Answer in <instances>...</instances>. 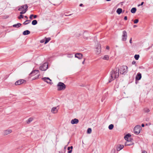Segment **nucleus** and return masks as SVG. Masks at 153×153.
Returning a JSON list of instances; mask_svg holds the SVG:
<instances>
[{
  "instance_id": "nucleus-1",
  "label": "nucleus",
  "mask_w": 153,
  "mask_h": 153,
  "mask_svg": "<svg viewBox=\"0 0 153 153\" xmlns=\"http://www.w3.org/2000/svg\"><path fill=\"white\" fill-rule=\"evenodd\" d=\"M119 68H116L113 70L112 71L110 74L111 78L109 80V82H110L113 80L116 79L119 76Z\"/></svg>"
},
{
  "instance_id": "nucleus-2",
  "label": "nucleus",
  "mask_w": 153,
  "mask_h": 153,
  "mask_svg": "<svg viewBox=\"0 0 153 153\" xmlns=\"http://www.w3.org/2000/svg\"><path fill=\"white\" fill-rule=\"evenodd\" d=\"M121 74H125L128 72V67L126 66H122L119 69V72Z\"/></svg>"
},
{
  "instance_id": "nucleus-3",
  "label": "nucleus",
  "mask_w": 153,
  "mask_h": 153,
  "mask_svg": "<svg viewBox=\"0 0 153 153\" xmlns=\"http://www.w3.org/2000/svg\"><path fill=\"white\" fill-rule=\"evenodd\" d=\"M58 87L57 90L58 91H61L64 90L66 88L65 85L63 82H59L57 84Z\"/></svg>"
},
{
  "instance_id": "nucleus-4",
  "label": "nucleus",
  "mask_w": 153,
  "mask_h": 153,
  "mask_svg": "<svg viewBox=\"0 0 153 153\" xmlns=\"http://www.w3.org/2000/svg\"><path fill=\"white\" fill-rule=\"evenodd\" d=\"M141 127L140 126L137 125L136 126L134 129V134H138L140 133Z\"/></svg>"
},
{
  "instance_id": "nucleus-5",
  "label": "nucleus",
  "mask_w": 153,
  "mask_h": 153,
  "mask_svg": "<svg viewBox=\"0 0 153 153\" xmlns=\"http://www.w3.org/2000/svg\"><path fill=\"white\" fill-rule=\"evenodd\" d=\"M48 68V64L45 62L40 66L39 69L42 71H46Z\"/></svg>"
},
{
  "instance_id": "nucleus-6",
  "label": "nucleus",
  "mask_w": 153,
  "mask_h": 153,
  "mask_svg": "<svg viewBox=\"0 0 153 153\" xmlns=\"http://www.w3.org/2000/svg\"><path fill=\"white\" fill-rule=\"evenodd\" d=\"M127 32L125 30H123V35H122V41H126L127 39Z\"/></svg>"
},
{
  "instance_id": "nucleus-7",
  "label": "nucleus",
  "mask_w": 153,
  "mask_h": 153,
  "mask_svg": "<svg viewBox=\"0 0 153 153\" xmlns=\"http://www.w3.org/2000/svg\"><path fill=\"white\" fill-rule=\"evenodd\" d=\"M19 8L18 9L19 11H21L25 9H26L27 10V8L28 7V6L27 4L24 5H22L20 6L19 7Z\"/></svg>"
},
{
  "instance_id": "nucleus-8",
  "label": "nucleus",
  "mask_w": 153,
  "mask_h": 153,
  "mask_svg": "<svg viewBox=\"0 0 153 153\" xmlns=\"http://www.w3.org/2000/svg\"><path fill=\"white\" fill-rule=\"evenodd\" d=\"M39 72V71L38 70H35L32 71L29 75V77H30L32 76H34Z\"/></svg>"
},
{
  "instance_id": "nucleus-9",
  "label": "nucleus",
  "mask_w": 153,
  "mask_h": 153,
  "mask_svg": "<svg viewBox=\"0 0 153 153\" xmlns=\"http://www.w3.org/2000/svg\"><path fill=\"white\" fill-rule=\"evenodd\" d=\"M42 79L48 83L50 84H52L53 83L52 82H51L49 81H51V80L48 77H44L42 78Z\"/></svg>"
},
{
  "instance_id": "nucleus-10",
  "label": "nucleus",
  "mask_w": 153,
  "mask_h": 153,
  "mask_svg": "<svg viewBox=\"0 0 153 153\" xmlns=\"http://www.w3.org/2000/svg\"><path fill=\"white\" fill-rule=\"evenodd\" d=\"M58 108L57 107H53L51 109V112L53 114L56 113L58 111Z\"/></svg>"
},
{
  "instance_id": "nucleus-11",
  "label": "nucleus",
  "mask_w": 153,
  "mask_h": 153,
  "mask_svg": "<svg viewBox=\"0 0 153 153\" xmlns=\"http://www.w3.org/2000/svg\"><path fill=\"white\" fill-rule=\"evenodd\" d=\"M134 144V143L131 141L129 139V140H127V141L125 143V145L126 146H129Z\"/></svg>"
},
{
  "instance_id": "nucleus-12",
  "label": "nucleus",
  "mask_w": 153,
  "mask_h": 153,
  "mask_svg": "<svg viewBox=\"0 0 153 153\" xmlns=\"http://www.w3.org/2000/svg\"><path fill=\"white\" fill-rule=\"evenodd\" d=\"M82 54L80 53H77L75 55V56L76 58H77L79 59H82Z\"/></svg>"
},
{
  "instance_id": "nucleus-13",
  "label": "nucleus",
  "mask_w": 153,
  "mask_h": 153,
  "mask_svg": "<svg viewBox=\"0 0 153 153\" xmlns=\"http://www.w3.org/2000/svg\"><path fill=\"white\" fill-rule=\"evenodd\" d=\"M25 80L23 79H20L19 80L16 81L15 82V84L16 85H20L24 82Z\"/></svg>"
},
{
  "instance_id": "nucleus-14",
  "label": "nucleus",
  "mask_w": 153,
  "mask_h": 153,
  "mask_svg": "<svg viewBox=\"0 0 153 153\" xmlns=\"http://www.w3.org/2000/svg\"><path fill=\"white\" fill-rule=\"evenodd\" d=\"M12 132V131L11 129H8L4 130V131L3 134L4 135H7L9 134H10Z\"/></svg>"
},
{
  "instance_id": "nucleus-15",
  "label": "nucleus",
  "mask_w": 153,
  "mask_h": 153,
  "mask_svg": "<svg viewBox=\"0 0 153 153\" xmlns=\"http://www.w3.org/2000/svg\"><path fill=\"white\" fill-rule=\"evenodd\" d=\"M79 120L75 118L71 121V123L72 124H76L78 123Z\"/></svg>"
},
{
  "instance_id": "nucleus-16",
  "label": "nucleus",
  "mask_w": 153,
  "mask_h": 153,
  "mask_svg": "<svg viewBox=\"0 0 153 153\" xmlns=\"http://www.w3.org/2000/svg\"><path fill=\"white\" fill-rule=\"evenodd\" d=\"M141 77L142 76L141 74L140 73H137L135 78L136 80H140L141 79Z\"/></svg>"
},
{
  "instance_id": "nucleus-17",
  "label": "nucleus",
  "mask_w": 153,
  "mask_h": 153,
  "mask_svg": "<svg viewBox=\"0 0 153 153\" xmlns=\"http://www.w3.org/2000/svg\"><path fill=\"white\" fill-rule=\"evenodd\" d=\"M124 146L123 145H118L117 147V150L118 151H120L122 149H123Z\"/></svg>"
},
{
  "instance_id": "nucleus-18",
  "label": "nucleus",
  "mask_w": 153,
  "mask_h": 153,
  "mask_svg": "<svg viewBox=\"0 0 153 153\" xmlns=\"http://www.w3.org/2000/svg\"><path fill=\"white\" fill-rule=\"evenodd\" d=\"M97 53V54H99L101 51V46L100 45H99L98 47L96 48Z\"/></svg>"
},
{
  "instance_id": "nucleus-19",
  "label": "nucleus",
  "mask_w": 153,
  "mask_h": 153,
  "mask_svg": "<svg viewBox=\"0 0 153 153\" xmlns=\"http://www.w3.org/2000/svg\"><path fill=\"white\" fill-rule=\"evenodd\" d=\"M131 135L129 134H127L125 137H124V138L126 140H129V139L130 140V137H131Z\"/></svg>"
},
{
  "instance_id": "nucleus-20",
  "label": "nucleus",
  "mask_w": 153,
  "mask_h": 153,
  "mask_svg": "<svg viewBox=\"0 0 153 153\" xmlns=\"http://www.w3.org/2000/svg\"><path fill=\"white\" fill-rule=\"evenodd\" d=\"M30 32L28 30H26L23 32V34L24 35H26L29 34Z\"/></svg>"
},
{
  "instance_id": "nucleus-21",
  "label": "nucleus",
  "mask_w": 153,
  "mask_h": 153,
  "mask_svg": "<svg viewBox=\"0 0 153 153\" xmlns=\"http://www.w3.org/2000/svg\"><path fill=\"white\" fill-rule=\"evenodd\" d=\"M21 25V24L20 23H18L17 24L13 25V26L14 27L18 28Z\"/></svg>"
},
{
  "instance_id": "nucleus-22",
  "label": "nucleus",
  "mask_w": 153,
  "mask_h": 153,
  "mask_svg": "<svg viewBox=\"0 0 153 153\" xmlns=\"http://www.w3.org/2000/svg\"><path fill=\"white\" fill-rule=\"evenodd\" d=\"M65 55H66L69 58H72L73 57V54L72 53H66Z\"/></svg>"
},
{
  "instance_id": "nucleus-23",
  "label": "nucleus",
  "mask_w": 153,
  "mask_h": 153,
  "mask_svg": "<svg viewBox=\"0 0 153 153\" xmlns=\"http://www.w3.org/2000/svg\"><path fill=\"white\" fill-rule=\"evenodd\" d=\"M122 9L120 8H119L117 9V13L119 14H120L121 12H122Z\"/></svg>"
},
{
  "instance_id": "nucleus-24",
  "label": "nucleus",
  "mask_w": 153,
  "mask_h": 153,
  "mask_svg": "<svg viewBox=\"0 0 153 153\" xmlns=\"http://www.w3.org/2000/svg\"><path fill=\"white\" fill-rule=\"evenodd\" d=\"M136 10L137 9L136 8L133 7L131 9V13H134L136 12Z\"/></svg>"
},
{
  "instance_id": "nucleus-25",
  "label": "nucleus",
  "mask_w": 153,
  "mask_h": 153,
  "mask_svg": "<svg viewBox=\"0 0 153 153\" xmlns=\"http://www.w3.org/2000/svg\"><path fill=\"white\" fill-rule=\"evenodd\" d=\"M109 58V57L108 55H105L102 58V59L106 60H108Z\"/></svg>"
},
{
  "instance_id": "nucleus-26",
  "label": "nucleus",
  "mask_w": 153,
  "mask_h": 153,
  "mask_svg": "<svg viewBox=\"0 0 153 153\" xmlns=\"http://www.w3.org/2000/svg\"><path fill=\"white\" fill-rule=\"evenodd\" d=\"M30 22L31 21L30 20H27L23 23V24L24 25H27L29 23H30Z\"/></svg>"
},
{
  "instance_id": "nucleus-27",
  "label": "nucleus",
  "mask_w": 153,
  "mask_h": 153,
  "mask_svg": "<svg viewBox=\"0 0 153 153\" xmlns=\"http://www.w3.org/2000/svg\"><path fill=\"white\" fill-rule=\"evenodd\" d=\"M33 120V119L32 118L30 117L28 119V120L27 121V124L30 123Z\"/></svg>"
},
{
  "instance_id": "nucleus-28",
  "label": "nucleus",
  "mask_w": 153,
  "mask_h": 153,
  "mask_svg": "<svg viewBox=\"0 0 153 153\" xmlns=\"http://www.w3.org/2000/svg\"><path fill=\"white\" fill-rule=\"evenodd\" d=\"M46 39L45 42V44H46L49 41L51 40V39L50 38H45Z\"/></svg>"
},
{
  "instance_id": "nucleus-29",
  "label": "nucleus",
  "mask_w": 153,
  "mask_h": 153,
  "mask_svg": "<svg viewBox=\"0 0 153 153\" xmlns=\"http://www.w3.org/2000/svg\"><path fill=\"white\" fill-rule=\"evenodd\" d=\"M37 23V21L36 20H33L32 22V24L33 25H35Z\"/></svg>"
},
{
  "instance_id": "nucleus-30",
  "label": "nucleus",
  "mask_w": 153,
  "mask_h": 153,
  "mask_svg": "<svg viewBox=\"0 0 153 153\" xmlns=\"http://www.w3.org/2000/svg\"><path fill=\"white\" fill-rule=\"evenodd\" d=\"M22 11L20 13L21 14V15H22V14L25 13L27 11V8L23 10H21Z\"/></svg>"
},
{
  "instance_id": "nucleus-31",
  "label": "nucleus",
  "mask_w": 153,
  "mask_h": 153,
  "mask_svg": "<svg viewBox=\"0 0 153 153\" xmlns=\"http://www.w3.org/2000/svg\"><path fill=\"white\" fill-rule=\"evenodd\" d=\"M114 125L111 124L109 126L108 128L109 130H112L114 128Z\"/></svg>"
},
{
  "instance_id": "nucleus-32",
  "label": "nucleus",
  "mask_w": 153,
  "mask_h": 153,
  "mask_svg": "<svg viewBox=\"0 0 153 153\" xmlns=\"http://www.w3.org/2000/svg\"><path fill=\"white\" fill-rule=\"evenodd\" d=\"M140 57V56L139 55L136 54L134 56V57L135 59L137 60L139 59V58Z\"/></svg>"
},
{
  "instance_id": "nucleus-33",
  "label": "nucleus",
  "mask_w": 153,
  "mask_h": 153,
  "mask_svg": "<svg viewBox=\"0 0 153 153\" xmlns=\"http://www.w3.org/2000/svg\"><path fill=\"white\" fill-rule=\"evenodd\" d=\"M144 111L146 113H148L150 111V110L147 108H146L144 109Z\"/></svg>"
},
{
  "instance_id": "nucleus-34",
  "label": "nucleus",
  "mask_w": 153,
  "mask_h": 153,
  "mask_svg": "<svg viewBox=\"0 0 153 153\" xmlns=\"http://www.w3.org/2000/svg\"><path fill=\"white\" fill-rule=\"evenodd\" d=\"M91 129L90 128H88L87 131V133L88 134H90L91 132Z\"/></svg>"
},
{
  "instance_id": "nucleus-35",
  "label": "nucleus",
  "mask_w": 153,
  "mask_h": 153,
  "mask_svg": "<svg viewBox=\"0 0 153 153\" xmlns=\"http://www.w3.org/2000/svg\"><path fill=\"white\" fill-rule=\"evenodd\" d=\"M70 149H71V150L70 151H68V153H71L72 152V149L73 148V146H71V147H70Z\"/></svg>"
},
{
  "instance_id": "nucleus-36",
  "label": "nucleus",
  "mask_w": 153,
  "mask_h": 153,
  "mask_svg": "<svg viewBox=\"0 0 153 153\" xmlns=\"http://www.w3.org/2000/svg\"><path fill=\"white\" fill-rule=\"evenodd\" d=\"M23 16L22 15H20V16H18V18L19 19H20L22 18H23Z\"/></svg>"
},
{
  "instance_id": "nucleus-37",
  "label": "nucleus",
  "mask_w": 153,
  "mask_h": 153,
  "mask_svg": "<svg viewBox=\"0 0 153 153\" xmlns=\"http://www.w3.org/2000/svg\"><path fill=\"white\" fill-rule=\"evenodd\" d=\"M139 20L138 19H136L134 21V24H136L138 22Z\"/></svg>"
},
{
  "instance_id": "nucleus-38",
  "label": "nucleus",
  "mask_w": 153,
  "mask_h": 153,
  "mask_svg": "<svg viewBox=\"0 0 153 153\" xmlns=\"http://www.w3.org/2000/svg\"><path fill=\"white\" fill-rule=\"evenodd\" d=\"M33 16V14H31L30 15V19H32V17Z\"/></svg>"
},
{
  "instance_id": "nucleus-39",
  "label": "nucleus",
  "mask_w": 153,
  "mask_h": 153,
  "mask_svg": "<svg viewBox=\"0 0 153 153\" xmlns=\"http://www.w3.org/2000/svg\"><path fill=\"white\" fill-rule=\"evenodd\" d=\"M39 74L38 75V76L37 77H36L34 78L33 79H36L39 78Z\"/></svg>"
},
{
  "instance_id": "nucleus-40",
  "label": "nucleus",
  "mask_w": 153,
  "mask_h": 153,
  "mask_svg": "<svg viewBox=\"0 0 153 153\" xmlns=\"http://www.w3.org/2000/svg\"><path fill=\"white\" fill-rule=\"evenodd\" d=\"M135 63H136V62L134 61H133L132 63V65H134L135 64Z\"/></svg>"
},
{
  "instance_id": "nucleus-41",
  "label": "nucleus",
  "mask_w": 153,
  "mask_h": 153,
  "mask_svg": "<svg viewBox=\"0 0 153 153\" xmlns=\"http://www.w3.org/2000/svg\"><path fill=\"white\" fill-rule=\"evenodd\" d=\"M33 18L34 19H36L37 18V16L36 15H33Z\"/></svg>"
},
{
  "instance_id": "nucleus-42",
  "label": "nucleus",
  "mask_w": 153,
  "mask_h": 153,
  "mask_svg": "<svg viewBox=\"0 0 153 153\" xmlns=\"http://www.w3.org/2000/svg\"><path fill=\"white\" fill-rule=\"evenodd\" d=\"M124 20H126L127 19V16H125L124 17Z\"/></svg>"
},
{
  "instance_id": "nucleus-43",
  "label": "nucleus",
  "mask_w": 153,
  "mask_h": 153,
  "mask_svg": "<svg viewBox=\"0 0 153 153\" xmlns=\"http://www.w3.org/2000/svg\"><path fill=\"white\" fill-rule=\"evenodd\" d=\"M129 42L130 43H132V38H131L129 40Z\"/></svg>"
},
{
  "instance_id": "nucleus-44",
  "label": "nucleus",
  "mask_w": 153,
  "mask_h": 153,
  "mask_svg": "<svg viewBox=\"0 0 153 153\" xmlns=\"http://www.w3.org/2000/svg\"><path fill=\"white\" fill-rule=\"evenodd\" d=\"M142 153H147L146 151L144 150V151H143Z\"/></svg>"
},
{
  "instance_id": "nucleus-45",
  "label": "nucleus",
  "mask_w": 153,
  "mask_h": 153,
  "mask_svg": "<svg viewBox=\"0 0 153 153\" xmlns=\"http://www.w3.org/2000/svg\"><path fill=\"white\" fill-rule=\"evenodd\" d=\"M115 149H113L111 151V152H113V153H114L115 152Z\"/></svg>"
},
{
  "instance_id": "nucleus-46",
  "label": "nucleus",
  "mask_w": 153,
  "mask_h": 153,
  "mask_svg": "<svg viewBox=\"0 0 153 153\" xmlns=\"http://www.w3.org/2000/svg\"><path fill=\"white\" fill-rule=\"evenodd\" d=\"M106 49L107 50H109V47L108 46H107Z\"/></svg>"
},
{
  "instance_id": "nucleus-47",
  "label": "nucleus",
  "mask_w": 153,
  "mask_h": 153,
  "mask_svg": "<svg viewBox=\"0 0 153 153\" xmlns=\"http://www.w3.org/2000/svg\"><path fill=\"white\" fill-rule=\"evenodd\" d=\"M144 2H142L140 4V5L141 6L142 5L144 4Z\"/></svg>"
},
{
  "instance_id": "nucleus-48",
  "label": "nucleus",
  "mask_w": 153,
  "mask_h": 153,
  "mask_svg": "<svg viewBox=\"0 0 153 153\" xmlns=\"http://www.w3.org/2000/svg\"><path fill=\"white\" fill-rule=\"evenodd\" d=\"M85 59H84V61H83V62H82V64H84V62H85Z\"/></svg>"
},
{
  "instance_id": "nucleus-49",
  "label": "nucleus",
  "mask_w": 153,
  "mask_h": 153,
  "mask_svg": "<svg viewBox=\"0 0 153 153\" xmlns=\"http://www.w3.org/2000/svg\"><path fill=\"white\" fill-rule=\"evenodd\" d=\"M82 6H83V4H79V6H80V7H82Z\"/></svg>"
},
{
  "instance_id": "nucleus-50",
  "label": "nucleus",
  "mask_w": 153,
  "mask_h": 153,
  "mask_svg": "<svg viewBox=\"0 0 153 153\" xmlns=\"http://www.w3.org/2000/svg\"><path fill=\"white\" fill-rule=\"evenodd\" d=\"M25 17L26 19H28V17H27V16H25Z\"/></svg>"
},
{
  "instance_id": "nucleus-51",
  "label": "nucleus",
  "mask_w": 153,
  "mask_h": 153,
  "mask_svg": "<svg viewBox=\"0 0 153 153\" xmlns=\"http://www.w3.org/2000/svg\"><path fill=\"white\" fill-rule=\"evenodd\" d=\"M141 126L142 127H144V124H142V125H141Z\"/></svg>"
},
{
  "instance_id": "nucleus-52",
  "label": "nucleus",
  "mask_w": 153,
  "mask_h": 153,
  "mask_svg": "<svg viewBox=\"0 0 153 153\" xmlns=\"http://www.w3.org/2000/svg\"><path fill=\"white\" fill-rule=\"evenodd\" d=\"M69 151H70V147H68V149H67Z\"/></svg>"
},
{
  "instance_id": "nucleus-53",
  "label": "nucleus",
  "mask_w": 153,
  "mask_h": 153,
  "mask_svg": "<svg viewBox=\"0 0 153 153\" xmlns=\"http://www.w3.org/2000/svg\"><path fill=\"white\" fill-rule=\"evenodd\" d=\"M137 27V26L136 25H134L133 26V27H134V28H135V27Z\"/></svg>"
},
{
  "instance_id": "nucleus-54",
  "label": "nucleus",
  "mask_w": 153,
  "mask_h": 153,
  "mask_svg": "<svg viewBox=\"0 0 153 153\" xmlns=\"http://www.w3.org/2000/svg\"><path fill=\"white\" fill-rule=\"evenodd\" d=\"M44 42V41H43V40H41V41H40V42L41 43H43Z\"/></svg>"
},
{
  "instance_id": "nucleus-55",
  "label": "nucleus",
  "mask_w": 153,
  "mask_h": 153,
  "mask_svg": "<svg viewBox=\"0 0 153 153\" xmlns=\"http://www.w3.org/2000/svg\"><path fill=\"white\" fill-rule=\"evenodd\" d=\"M59 153H63V152H62L59 151Z\"/></svg>"
},
{
  "instance_id": "nucleus-56",
  "label": "nucleus",
  "mask_w": 153,
  "mask_h": 153,
  "mask_svg": "<svg viewBox=\"0 0 153 153\" xmlns=\"http://www.w3.org/2000/svg\"><path fill=\"white\" fill-rule=\"evenodd\" d=\"M141 6V5H140V4H138V7H139V6Z\"/></svg>"
},
{
  "instance_id": "nucleus-57",
  "label": "nucleus",
  "mask_w": 153,
  "mask_h": 153,
  "mask_svg": "<svg viewBox=\"0 0 153 153\" xmlns=\"http://www.w3.org/2000/svg\"><path fill=\"white\" fill-rule=\"evenodd\" d=\"M107 1H110L111 0H106Z\"/></svg>"
},
{
  "instance_id": "nucleus-58",
  "label": "nucleus",
  "mask_w": 153,
  "mask_h": 153,
  "mask_svg": "<svg viewBox=\"0 0 153 153\" xmlns=\"http://www.w3.org/2000/svg\"><path fill=\"white\" fill-rule=\"evenodd\" d=\"M82 143H83H83H83V141H82Z\"/></svg>"
}]
</instances>
